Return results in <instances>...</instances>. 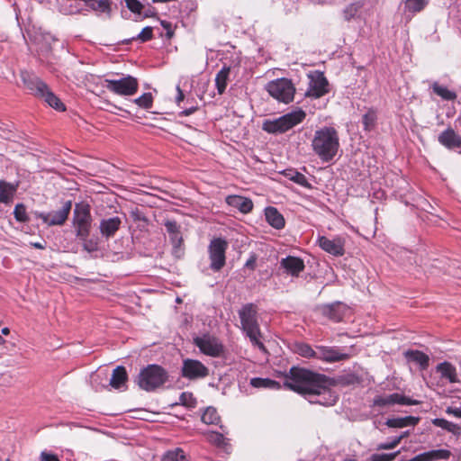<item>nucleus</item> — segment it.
<instances>
[{"label": "nucleus", "mask_w": 461, "mask_h": 461, "mask_svg": "<svg viewBox=\"0 0 461 461\" xmlns=\"http://www.w3.org/2000/svg\"><path fill=\"white\" fill-rule=\"evenodd\" d=\"M409 435V431H404L400 436H403V438Z\"/></svg>", "instance_id": "obj_63"}, {"label": "nucleus", "mask_w": 461, "mask_h": 461, "mask_svg": "<svg viewBox=\"0 0 461 461\" xmlns=\"http://www.w3.org/2000/svg\"><path fill=\"white\" fill-rule=\"evenodd\" d=\"M449 456L450 451L447 449H437L419 454L407 461H436L439 459H448Z\"/></svg>", "instance_id": "obj_26"}, {"label": "nucleus", "mask_w": 461, "mask_h": 461, "mask_svg": "<svg viewBox=\"0 0 461 461\" xmlns=\"http://www.w3.org/2000/svg\"><path fill=\"white\" fill-rule=\"evenodd\" d=\"M161 25H162L164 28L167 29V37H168V38H171V37H172V35H173V32H172L171 31H169V30H170V28H171V24H170L169 23L166 22V21H162V22H161Z\"/></svg>", "instance_id": "obj_58"}, {"label": "nucleus", "mask_w": 461, "mask_h": 461, "mask_svg": "<svg viewBox=\"0 0 461 461\" xmlns=\"http://www.w3.org/2000/svg\"><path fill=\"white\" fill-rule=\"evenodd\" d=\"M126 3V6L132 13L140 14L143 8L142 4L139 0H124Z\"/></svg>", "instance_id": "obj_52"}, {"label": "nucleus", "mask_w": 461, "mask_h": 461, "mask_svg": "<svg viewBox=\"0 0 461 461\" xmlns=\"http://www.w3.org/2000/svg\"><path fill=\"white\" fill-rule=\"evenodd\" d=\"M404 357L409 362L419 365L420 370H426L429 366V356L420 350H407L404 352Z\"/></svg>", "instance_id": "obj_29"}, {"label": "nucleus", "mask_w": 461, "mask_h": 461, "mask_svg": "<svg viewBox=\"0 0 461 461\" xmlns=\"http://www.w3.org/2000/svg\"><path fill=\"white\" fill-rule=\"evenodd\" d=\"M376 120L377 116L375 111L372 109L368 110L362 117L364 130L366 131H372L375 126Z\"/></svg>", "instance_id": "obj_42"}, {"label": "nucleus", "mask_w": 461, "mask_h": 461, "mask_svg": "<svg viewBox=\"0 0 461 461\" xmlns=\"http://www.w3.org/2000/svg\"><path fill=\"white\" fill-rule=\"evenodd\" d=\"M1 332L4 335H8L10 333V330H9V328L5 327V328L2 329Z\"/></svg>", "instance_id": "obj_60"}, {"label": "nucleus", "mask_w": 461, "mask_h": 461, "mask_svg": "<svg viewBox=\"0 0 461 461\" xmlns=\"http://www.w3.org/2000/svg\"><path fill=\"white\" fill-rule=\"evenodd\" d=\"M317 243L322 250L334 257H341L345 254V238L341 236H335L332 239L320 236Z\"/></svg>", "instance_id": "obj_16"}, {"label": "nucleus", "mask_w": 461, "mask_h": 461, "mask_svg": "<svg viewBox=\"0 0 461 461\" xmlns=\"http://www.w3.org/2000/svg\"><path fill=\"white\" fill-rule=\"evenodd\" d=\"M138 106L143 109H149L152 107L153 97L151 93H144L133 101Z\"/></svg>", "instance_id": "obj_44"}, {"label": "nucleus", "mask_w": 461, "mask_h": 461, "mask_svg": "<svg viewBox=\"0 0 461 461\" xmlns=\"http://www.w3.org/2000/svg\"><path fill=\"white\" fill-rule=\"evenodd\" d=\"M41 461H59L57 456L42 452L41 454Z\"/></svg>", "instance_id": "obj_54"}, {"label": "nucleus", "mask_w": 461, "mask_h": 461, "mask_svg": "<svg viewBox=\"0 0 461 461\" xmlns=\"http://www.w3.org/2000/svg\"><path fill=\"white\" fill-rule=\"evenodd\" d=\"M317 359L335 363L349 359L352 356L351 348H339L337 346H317Z\"/></svg>", "instance_id": "obj_10"}, {"label": "nucleus", "mask_w": 461, "mask_h": 461, "mask_svg": "<svg viewBox=\"0 0 461 461\" xmlns=\"http://www.w3.org/2000/svg\"><path fill=\"white\" fill-rule=\"evenodd\" d=\"M176 91H177V95L176 97V102L179 105L180 102H182L184 100L185 95L179 86H176Z\"/></svg>", "instance_id": "obj_56"}, {"label": "nucleus", "mask_w": 461, "mask_h": 461, "mask_svg": "<svg viewBox=\"0 0 461 461\" xmlns=\"http://www.w3.org/2000/svg\"><path fill=\"white\" fill-rule=\"evenodd\" d=\"M14 215L15 220L19 222H26L29 220L26 213V208L23 203H18L15 205Z\"/></svg>", "instance_id": "obj_48"}, {"label": "nucleus", "mask_w": 461, "mask_h": 461, "mask_svg": "<svg viewBox=\"0 0 461 461\" xmlns=\"http://www.w3.org/2000/svg\"><path fill=\"white\" fill-rule=\"evenodd\" d=\"M256 309L254 304L247 303L239 311V316L242 330L249 337L251 344L257 347L262 352H267V348L261 341V332L256 318Z\"/></svg>", "instance_id": "obj_3"}, {"label": "nucleus", "mask_w": 461, "mask_h": 461, "mask_svg": "<svg viewBox=\"0 0 461 461\" xmlns=\"http://www.w3.org/2000/svg\"><path fill=\"white\" fill-rule=\"evenodd\" d=\"M330 92L329 82L323 73L316 72L310 76V83L306 91V96L320 98Z\"/></svg>", "instance_id": "obj_15"}, {"label": "nucleus", "mask_w": 461, "mask_h": 461, "mask_svg": "<svg viewBox=\"0 0 461 461\" xmlns=\"http://www.w3.org/2000/svg\"><path fill=\"white\" fill-rule=\"evenodd\" d=\"M122 224V220L119 216H113L102 219L99 224V230L101 236L105 240H109L114 237L116 232L121 229Z\"/></svg>", "instance_id": "obj_19"}, {"label": "nucleus", "mask_w": 461, "mask_h": 461, "mask_svg": "<svg viewBox=\"0 0 461 461\" xmlns=\"http://www.w3.org/2000/svg\"><path fill=\"white\" fill-rule=\"evenodd\" d=\"M428 4L427 0H406L405 8L409 12L417 13L420 12Z\"/></svg>", "instance_id": "obj_45"}, {"label": "nucleus", "mask_w": 461, "mask_h": 461, "mask_svg": "<svg viewBox=\"0 0 461 461\" xmlns=\"http://www.w3.org/2000/svg\"><path fill=\"white\" fill-rule=\"evenodd\" d=\"M161 461H186V456L180 447L167 451L161 458Z\"/></svg>", "instance_id": "obj_37"}, {"label": "nucleus", "mask_w": 461, "mask_h": 461, "mask_svg": "<svg viewBox=\"0 0 461 461\" xmlns=\"http://www.w3.org/2000/svg\"><path fill=\"white\" fill-rule=\"evenodd\" d=\"M196 399L192 393L184 392L179 396V404L187 408H194L196 405Z\"/></svg>", "instance_id": "obj_46"}, {"label": "nucleus", "mask_w": 461, "mask_h": 461, "mask_svg": "<svg viewBox=\"0 0 461 461\" xmlns=\"http://www.w3.org/2000/svg\"><path fill=\"white\" fill-rule=\"evenodd\" d=\"M433 92L439 95L442 99L447 101H453L456 98V94L449 90L446 86H440L438 83L432 85Z\"/></svg>", "instance_id": "obj_36"}, {"label": "nucleus", "mask_w": 461, "mask_h": 461, "mask_svg": "<svg viewBox=\"0 0 461 461\" xmlns=\"http://www.w3.org/2000/svg\"><path fill=\"white\" fill-rule=\"evenodd\" d=\"M420 419L413 416H406L403 418L388 419L385 424L390 428H404L408 426H415Z\"/></svg>", "instance_id": "obj_31"}, {"label": "nucleus", "mask_w": 461, "mask_h": 461, "mask_svg": "<svg viewBox=\"0 0 461 461\" xmlns=\"http://www.w3.org/2000/svg\"><path fill=\"white\" fill-rule=\"evenodd\" d=\"M438 140L448 149H461V136L450 127L438 135Z\"/></svg>", "instance_id": "obj_22"}, {"label": "nucleus", "mask_w": 461, "mask_h": 461, "mask_svg": "<svg viewBox=\"0 0 461 461\" xmlns=\"http://www.w3.org/2000/svg\"><path fill=\"white\" fill-rule=\"evenodd\" d=\"M436 371L440 375L442 379L447 380L450 384H456L459 382L456 368L450 362L444 361L439 363L436 366Z\"/></svg>", "instance_id": "obj_24"}, {"label": "nucleus", "mask_w": 461, "mask_h": 461, "mask_svg": "<svg viewBox=\"0 0 461 461\" xmlns=\"http://www.w3.org/2000/svg\"><path fill=\"white\" fill-rule=\"evenodd\" d=\"M37 97L43 99L50 107L54 108L57 111L66 110L65 104L50 89L48 85H46V89H43V91Z\"/></svg>", "instance_id": "obj_30"}, {"label": "nucleus", "mask_w": 461, "mask_h": 461, "mask_svg": "<svg viewBox=\"0 0 461 461\" xmlns=\"http://www.w3.org/2000/svg\"><path fill=\"white\" fill-rule=\"evenodd\" d=\"M72 209V202L67 201L63 203L62 207L57 211L50 212H35V216L41 219L48 226L63 225L68 218Z\"/></svg>", "instance_id": "obj_11"}, {"label": "nucleus", "mask_w": 461, "mask_h": 461, "mask_svg": "<svg viewBox=\"0 0 461 461\" xmlns=\"http://www.w3.org/2000/svg\"><path fill=\"white\" fill-rule=\"evenodd\" d=\"M447 413L453 414L455 417L461 418V408H447Z\"/></svg>", "instance_id": "obj_57"}, {"label": "nucleus", "mask_w": 461, "mask_h": 461, "mask_svg": "<svg viewBox=\"0 0 461 461\" xmlns=\"http://www.w3.org/2000/svg\"><path fill=\"white\" fill-rule=\"evenodd\" d=\"M266 220L269 225L276 230H281L285 227V221L284 216L278 212L276 207H267L265 209Z\"/></svg>", "instance_id": "obj_27"}, {"label": "nucleus", "mask_w": 461, "mask_h": 461, "mask_svg": "<svg viewBox=\"0 0 461 461\" xmlns=\"http://www.w3.org/2000/svg\"><path fill=\"white\" fill-rule=\"evenodd\" d=\"M305 117L306 113L303 109L297 108L276 119L266 120L262 129L272 134L285 133L303 122Z\"/></svg>", "instance_id": "obj_5"}, {"label": "nucleus", "mask_w": 461, "mask_h": 461, "mask_svg": "<svg viewBox=\"0 0 461 461\" xmlns=\"http://www.w3.org/2000/svg\"><path fill=\"white\" fill-rule=\"evenodd\" d=\"M267 93L280 103L289 104L294 100L295 87L291 79L281 77L268 82Z\"/></svg>", "instance_id": "obj_7"}, {"label": "nucleus", "mask_w": 461, "mask_h": 461, "mask_svg": "<svg viewBox=\"0 0 461 461\" xmlns=\"http://www.w3.org/2000/svg\"><path fill=\"white\" fill-rule=\"evenodd\" d=\"M78 12H79V9H76V10H72L71 9V10H68V11L63 10V13L66 14H77Z\"/></svg>", "instance_id": "obj_59"}, {"label": "nucleus", "mask_w": 461, "mask_h": 461, "mask_svg": "<svg viewBox=\"0 0 461 461\" xmlns=\"http://www.w3.org/2000/svg\"><path fill=\"white\" fill-rule=\"evenodd\" d=\"M321 313L334 322L341 321L349 312V308L341 302L324 304L320 307Z\"/></svg>", "instance_id": "obj_17"}, {"label": "nucleus", "mask_w": 461, "mask_h": 461, "mask_svg": "<svg viewBox=\"0 0 461 461\" xmlns=\"http://www.w3.org/2000/svg\"><path fill=\"white\" fill-rule=\"evenodd\" d=\"M72 223L77 239L85 240L86 238H89L92 227V215L88 203H76Z\"/></svg>", "instance_id": "obj_6"}, {"label": "nucleus", "mask_w": 461, "mask_h": 461, "mask_svg": "<svg viewBox=\"0 0 461 461\" xmlns=\"http://www.w3.org/2000/svg\"><path fill=\"white\" fill-rule=\"evenodd\" d=\"M335 384L332 378L308 369L293 366L285 375L284 386L303 395L311 403L332 406L338 401V395L331 387Z\"/></svg>", "instance_id": "obj_1"}, {"label": "nucleus", "mask_w": 461, "mask_h": 461, "mask_svg": "<svg viewBox=\"0 0 461 461\" xmlns=\"http://www.w3.org/2000/svg\"><path fill=\"white\" fill-rule=\"evenodd\" d=\"M83 242V249L87 252H94L98 249V242L96 240L86 238L80 240Z\"/></svg>", "instance_id": "obj_51"}, {"label": "nucleus", "mask_w": 461, "mask_h": 461, "mask_svg": "<svg viewBox=\"0 0 461 461\" xmlns=\"http://www.w3.org/2000/svg\"><path fill=\"white\" fill-rule=\"evenodd\" d=\"M168 379L166 369L161 366L151 364L140 369L135 378L137 385L146 392H153L161 387Z\"/></svg>", "instance_id": "obj_4"}, {"label": "nucleus", "mask_w": 461, "mask_h": 461, "mask_svg": "<svg viewBox=\"0 0 461 461\" xmlns=\"http://www.w3.org/2000/svg\"><path fill=\"white\" fill-rule=\"evenodd\" d=\"M365 0H357L354 3L348 5L343 11L344 18L347 21L354 18L358 11L363 7Z\"/></svg>", "instance_id": "obj_40"}, {"label": "nucleus", "mask_w": 461, "mask_h": 461, "mask_svg": "<svg viewBox=\"0 0 461 461\" xmlns=\"http://www.w3.org/2000/svg\"><path fill=\"white\" fill-rule=\"evenodd\" d=\"M402 438H403V436H397V437H394V438H391L390 440H388L386 442L380 443L377 446V450L393 449V448H394L395 447H397L400 444V442L402 441Z\"/></svg>", "instance_id": "obj_49"}, {"label": "nucleus", "mask_w": 461, "mask_h": 461, "mask_svg": "<svg viewBox=\"0 0 461 461\" xmlns=\"http://www.w3.org/2000/svg\"><path fill=\"white\" fill-rule=\"evenodd\" d=\"M230 68L224 66L215 77V85L217 91L220 95H222L227 86V81L230 75Z\"/></svg>", "instance_id": "obj_32"}, {"label": "nucleus", "mask_w": 461, "mask_h": 461, "mask_svg": "<svg viewBox=\"0 0 461 461\" xmlns=\"http://www.w3.org/2000/svg\"><path fill=\"white\" fill-rule=\"evenodd\" d=\"M32 246L36 249H42L44 247L43 245H41V243L39 242H36V243H33Z\"/></svg>", "instance_id": "obj_61"}, {"label": "nucleus", "mask_w": 461, "mask_h": 461, "mask_svg": "<svg viewBox=\"0 0 461 461\" xmlns=\"http://www.w3.org/2000/svg\"><path fill=\"white\" fill-rule=\"evenodd\" d=\"M207 439L218 447L226 448L229 446L227 438L220 432L210 431L207 434Z\"/></svg>", "instance_id": "obj_39"}, {"label": "nucleus", "mask_w": 461, "mask_h": 461, "mask_svg": "<svg viewBox=\"0 0 461 461\" xmlns=\"http://www.w3.org/2000/svg\"><path fill=\"white\" fill-rule=\"evenodd\" d=\"M257 260L258 256L255 253H251L249 255V258L247 259L244 267L251 271H254L257 267Z\"/></svg>", "instance_id": "obj_53"}, {"label": "nucleus", "mask_w": 461, "mask_h": 461, "mask_svg": "<svg viewBox=\"0 0 461 461\" xmlns=\"http://www.w3.org/2000/svg\"><path fill=\"white\" fill-rule=\"evenodd\" d=\"M21 78L25 87L35 96H38L43 89H46V83L41 80L35 74L22 71Z\"/></svg>", "instance_id": "obj_21"}, {"label": "nucleus", "mask_w": 461, "mask_h": 461, "mask_svg": "<svg viewBox=\"0 0 461 461\" xmlns=\"http://www.w3.org/2000/svg\"><path fill=\"white\" fill-rule=\"evenodd\" d=\"M197 110V107L192 106L190 108L185 109L179 113V116H189L193 114Z\"/></svg>", "instance_id": "obj_55"}, {"label": "nucleus", "mask_w": 461, "mask_h": 461, "mask_svg": "<svg viewBox=\"0 0 461 461\" xmlns=\"http://www.w3.org/2000/svg\"><path fill=\"white\" fill-rule=\"evenodd\" d=\"M169 240L173 246V253L176 257L180 256L181 247L183 245V237L180 231V226L176 221L167 220L164 223Z\"/></svg>", "instance_id": "obj_18"}, {"label": "nucleus", "mask_w": 461, "mask_h": 461, "mask_svg": "<svg viewBox=\"0 0 461 461\" xmlns=\"http://www.w3.org/2000/svg\"><path fill=\"white\" fill-rule=\"evenodd\" d=\"M394 404L418 405L420 404V401L411 399L410 397L398 393H393L391 394L376 395L373 400L372 406L384 409Z\"/></svg>", "instance_id": "obj_13"}, {"label": "nucleus", "mask_w": 461, "mask_h": 461, "mask_svg": "<svg viewBox=\"0 0 461 461\" xmlns=\"http://www.w3.org/2000/svg\"><path fill=\"white\" fill-rule=\"evenodd\" d=\"M294 352L303 357H315L317 358L316 349H313L306 343H296L294 345Z\"/></svg>", "instance_id": "obj_43"}, {"label": "nucleus", "mask_w": 461, "mask_h": 461, "mask_svg": "<svg viewBox=\"0 0 461 461\" xmlns=\"http://www.w3.org/2000/svg\"><path fill=\"white\" fill-rule=\"evenodd\" d=\"M104 86L117 95L131 96L137 93L139 82L136 77L127 75L119 79L105 78Z\"/></svg>", "instance_id": "obj_8"}, {"label": "nucleus", "mask_w": 461, "mask_h": 461, "mask_svg": "<svg viewBox=\"0 0 461 461\" xmlns=\"http://www.w3.org/2000/svg\"><path fill=\"white\" fill-rule=\"evenodd\" d=\"M127 381L128 375L124 366H118L113 370V374L110 379V385L113 388L124 391L126 389Z\"/></svg>", "instance_id": "obj_25"}, {"label": "nucleus", "mask_w": 461, "mask_h": 461, "mask_svg": "<svg viewBox=\"0 0 461 461\" xmlns=\"http://www.w3.org/2000/svg\"><path fill=\"white\" fill-rule=\"evenodd\" d=\"M250 384L255 388H280L279 383L269 378L255 377L250 380Z\"/></svg>", "instance_id": "obj_35"}, {"label": "nucleus", "mask_w": 461, "mask_h": 461, "mask_svg": "<svg viewBox=\"0 0 461 461\" xmlns=\"http://www.w3.org/2000/svg\"><path fill=\"white\" fill-rule=\"evenodd\" d=\"M287 176H289V179L294 181V183L303 187H311V184L308 182L306 176L303 174L297 171H291L290 173L287 174Z\"/></svg>", "instance_id": "obj_47"}, {"label": "nucleus", "mask_w": 461, "mask_h": 461, "mask_svg": "<svg viewBox=\"0 0 461 461\" xmlns=\"http://www.w3.org/2000/svg\"><path fill=\"white\" fill-rule=\"evenodd\" d=\"M111 4L110 0H91L87 3V6L93 11L106 14L110 16Z\"/></svg>", "instance_id": "obj_33"}, {"label": "nucleus", "mask_w": 461, "mask_h": 461, "mask_svg": "<svg viewBox=\"0 0 461 461\" xmlns=\"http://www.w3.org/2000/svg\"><path fill=\"white\" fill-rule=\"evenodd\" d=\"M152 38H153V28L150 26H147V27L143 28L142 31L140 33H138L136 36H133L131 39L123 40L122 43L129 44L134 40L140 41V42H146L148 41H150Z\"/></svg>", "instance_id": "obj_38"}, {"label": "nucleus", "mask_w": 461, "mask_h": 461, "mask_svg": "<svg viewBox=\"0 0 461 461\" xmlns=\"http://www.w3.org/2000/svg\"><path fill=\"white\" fill-rule=\"evenodd\" d=\"M181 374L189 380H197L206 377L209 369L199 360L186 358L183 360Z\"/></svg>", "instance_id": "obj_14"}, {"label": "nucleus", "mask_w": 461, "mask_h": 461, "mask_svg": "<svg viewBox=\"0 0 461 461\" xmlns=\"http://www.w3.org/2000/svg\"><path fill=\"white\" fill-rule=\"evenodd\" d=\"M399 451H396L394 453H389V454H373L370 456V461H393L396 456H398Z\"/></svg>", "instance_id": "obj_50"}, {"label": "nucleus", "mask_w": 461, "mask_h": 461, "mask_svg": "<svg viewBox=\"0 0 461 461\" xmlns=\"http://www.w3.org/2000/svg\"><path fill=\"white\" fill-rule=\"evenodd\" d=\"M228 243L221 238H215L211 240L208 247V253L210 258V268L214 271H220L226 263V250Z\"/></svg>", "instance_id": "obj_9"}, {"label": "nucleus", "mask_w": 461, "mask_h": 461, "mask_svg": "<svg viewBox=\"0 0 461 461\" xmlns=\"http://www.w3.org/2000/svg\"><path fill=\"white\" fill-rule=\"evenodd\" d=\"M225 201L228 205L239 210L242 213H249L253 209V202L251 199L241 195H228Z\"/></svg>", "instance_id": "obj_23"}, {"label": "nucleus", "mask_w": 461, "mask_h": 461, "mask_svg": "<svg viewBox=\"0 0 461 461\" xmlns=\"http://www.w3.org/2000/svg\"><path fill=\"white\" fill-rule=\"evenodd\" d=\"M201 419L205 424H217L220 420V416L215 408L207 407L203 412Z\"/></svg>", "instance_id": "obj_41"}, {"label": "nucleus", "mask_w": 461, "mask_h": 461, "mask_svg": "<svg viewBox=\"0 0 461 461\" xmlns=\"http://www.w3.org/2000/svg\"><path fill=\"white\" fill-rule=\"evenodd\" d=\"M5 342V339L0 335V345H3Z\"/></svg>", "instance_id": "obj_62"}, {"label": "nucleus", "mask_w": 461, "mask_h": 461, "mask_svg": "<svg viewBox=\"0 0 461 461\" xmlns=\"http://www.w3.org/2000/svg\"><path fill=\"white\" fill-rule=\"evenodd\" d=\"M312 148L322 162L331 161L339 149V132L331 126L318 129L312 140Z\"/></svg>", "instance_id": "obj_2"}, {"label": "nucleus", "mask_w": 461, "mask_h": 461, "mask_svg": "<svg viewBox=\"0 0 461 461\" xmlns=\"http://www.w3.org/2000/svg\"><path fill=\"white\" fill-rule=\"evenodd\" d=\"M280 267L285 273L293 277H298L300 273L305 268L304 262L302 258L293 256H287L280 260Z\"/></svg>", "instance_id": "obj_20"}, {"label": "nucleus", "mask_w": 461, "mask_h": 461, "mask_svg": "<svg viewBox=\"0 0 461 461\" xmlns=\"http://www.w3.org/2000/svg\"><path fill=\"white\" fill-rule=\"evenodd\" d=\"M194 344L202 353L212 357H221L224 352L222 343L217 338L209 334L195 338Z\"/></svg>", "instance_id": "obj_12"}, {"label": "nucleus", "mask_w": 461, "mask_h": 461, "mask_svg": "<svg viewBox=\"0 0 461 461\" xmlns=\"http://www.w3.org/2000/svg\"><path fill=\"white\" fill-rule=\"evenodd\" d=\"M432 423L454 435H459L461 433V427L445 419L436 418L432 420Z\"/></svg>", "instance_id": "obj_34"}, {"label": "nucleus", "mask_w": 461, "mask_h": 461, "mask_svg": "<svg viewBox=\"0 0 461 461\" xmlns=\"http://www.w3.org/2000/svg\"><path fill=\"white\" fill-rule=\"evenodd\" d=\"M18 186V183L12 184L0 180V203L5 204L12 203Z\"/></svg>", "instance_id": "obj_28"}]
</instances>
